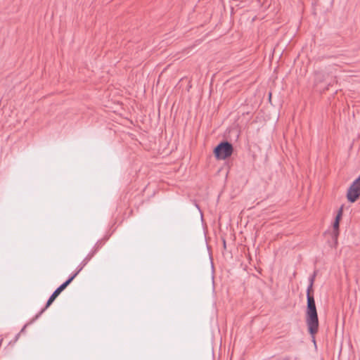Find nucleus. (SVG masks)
Masks as SVG:
<instances>
[{
  "instance_id": "nucleus-1",
  "label": "nucleus",
  "mask_w": 360,
  "mask_h": 360,
  "mask_svg": "<svg viewBox=\"0 0 360 360\" xmlns=\"http://www.w3.org/2000/svg\"><path fill=\"white\" fill-rule=\"evenodd\" d=\"M312 285L307 289V306L306 309L305 321L308 328V331L311 335L314 342H315V335L319 331V322L317 310L313 295H311Z\"/></svg>"
},
{
  "instance_id": "nucleus-6",
  "label": "nucleus",
  "mask_w": 360,
  "mask_h": 360,
  "mask_svg": "<svg viewBox=\"0 0 360 360\" xmlns=\"http://www.w3.org/2000/svg\"><path fill=\"white\" fill-rule=\"evenodd\" d=\"M56 297L52 295L49 299L46 307H49L52 304V302L56 300Z\"/></svg>"
},
{
  "instance_id": "nucleus-5",
  "label": "nucleus",
  "mask_w": 360,
  "mask_h": 360,
  "mask_svg": "<svg viewBox=\"0 0 360 360\" xmlns=\"http://www.w3.org/2000/svg\"><path fill=\"white\" fill-rule=\"evenodd\" d=\"M75 278V275H73L71 278H70L67 281H65L63 284H62L59 288H58L52 294L55 297H58L60 292L64 290L67 286L73 281Z\"/></svg>"
},
{
  "instance_id": "nucleus-7",
  "label": "nucleus",
  "mask_w": 360,
  "mask_h": 360,
  "mask_svg": "<svg viewBox=\"0 0 360 360\" xmlns=\"http://www.w3.org/2000/svg\"><path fill=\"white\" fill-rule=\"evenodd\" d=\"M56 297L52 295L49 299L46 307H49L52 304V302L56 300Z\"/></svg>"
},
{
  "instance_id": "nucleus-4",
  "label": "nucleus",
  "mask_w": 360,
  "mask_h": 360,
  "mask_svg": "<svg viewBox=\"0 0 360 360\" xmlns=\"http://www.w3.org/2000/svg\"><path fill=\"white\" fill-rule=\"evenodd\" d=\"M342 212H343V209H342V207H341L340 209V210L338 211V213L335 217V220L333 223L334 236L336 239L339 235V226H340V220L342 219Z\"/></svg>"
},
{
  "instance_id": "nucleus-2",
  "label": "nucleus",
  "mask_w": 360,
  "mask_h": 360,
  "mask_svg": "<svg viewBox=\"0 0 360 360\" xmlns=\"http://www.w3.org/2000/svg\"><path fill=\"white\" fill-rule=\"evenodd\" d=\"M233 152L232 146L228 142H223L219 144L214 150L217 159L224 160L231 155Z\"/></svg>"
},
{
  "instance_id": "nucleus-3",
  "label": "nucleus",
  "mask_w": 360,
  "mask_h": 360,
  "mask_svg": "<svg viewBox=\"0 0 360 360\" xmlns=\"http://www.w3.org/2000/svg\"><path fill=\"white\" fill-rule=\"evenodd\" d=\"M360 197V176L349 186L347 198L351 202H354Z\"/></svg>"
},
{
  "instance_id": "nucleus-8",
  "label": "nucleus",
  "mask_w": 360,
  "mask_h": 360,
  "mask_svg": "<svg viewBox=\"0 0 360 360\" xmlns=\"http://www.w3.org/2000/svg\"><path fill=\"white\" fill-rule=\"evenodd\" d=\"M77 274H79V271H77V273L75 274V276L77 275Z\"/></svg>"
},
{
  "instance_id": "nucleus-9",
  "label": "nucleus",
  "mask_w": 360,
  "mask_h": 360,
  "mask_svg": "<svg viewBox=\"0 0 360 360\" xmlns=\"http://www.w3.org/2000/svg\"><path fill=\"white\" fill-rule=\"evenodd\" d=\"M2 340H0V345L1 344Z\"/></svg>"
}]
</instances>
